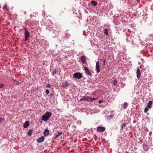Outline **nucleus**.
Segmentation results:
<instances>
[{
    "mask_svg": "<svg viewBox=\"0 0 153 153\" xmlns=\"http://www.w3.org/2000/svg\"><path fill=\"white\" fill-rule=\"evenodd\" d=\"M50 96L51 97H54V94H53V93H51V94H50Z\"/></svg>",
    "mask_w": 153,
    "mask_h": 153,
    "instance_id": "obj_29",
    "label": "nucleus"
},
{
    "mask_svg": "<svg viewBox=\"0 0 153 153\" xmlns=\"http://www.w3.org/2000/svg\"><path fill=\"white\" fill-rule=\"evenodd\" d=\"M89 98H89V101H90V102H93V101H94L95 100H96V98H92L91 97H89Z\"/></svg>",
    "mask_w": 153,
    "mask_h": 153,
    "instance_id": "obj_20",
    "label": "nucleus"
},
{
    "mask_svg": "<svg viewBox=\"0 0 153 153\" xmlns=\"http://www.w3.org/2000/svg\"><path fill=\"white\" fill-rule=\"evenodd\" d=\"M80 59L82 62L84 64L86 62V59L85 56H82L81 57Z\"/></svg>",
    "mask_w": 153,
    "mask_h": 153,
    "instance_id": "obj_9",
    "label": "nucleus"
},
{
    "mask_svg": "<svg viewBox=\"0 0 153 153\" xmlns=\"http://www.w3.org/2000/svg\"><path fill=\"white\" fill-rule=\"evenodd\" d=\"M137 78H139L141 74L140 72V70L139 68H137Z\"/></svg>",
    "mask_w": 153,
    "mask_h": 153,
    "instance_id": "obj_8",
    "label": "nucleus"
},
{
    "mask_svg": "<svg viewBox=\"0 0 153 153\" xmlns=\"http://www.w3.org/2000/svg\"><path fill=\"white\" fill-rule=\"evenodd\" d=\"M103 65H105V60L104 59H103Z\"/></svg>",
    "mask_w": 153,
    "mask_h": 153,
    "instance_id": "obj_28",
    "label": "nucleus"
},
{
    "mask_svg": "<svg viewBox=\"0 0 153 153\" xmlns=\"http://www.w3.org/2000/svg\"><path fill=\"white\" fill-rule=\"evenodd\" d=\"M45 139V137L44 136H42L39 137L37 140V141L39 143H41L43 142Z\"/></svg>",
    "mask_w": 153,
    "mask_h": 153,
    "instance_id": "obj_5",
    "label": "nucleus"
},
{
    "mask_svg": "<svg viewBox=\"0 0 153 153\" xmlns=\"http://www.w3.org/2000/svg\"><path fill=\"white\" fill-rule=\"evenodd\" d=\"M4 86V85L3 84L0 83V88H3Z\"/></svg>",
    "mask_w": 153,
    "mask_h": 153,
    "instance_id": "obj_25",
    "label": "nucleus"
},
{
    "mask_svg": "<svg viewBox=\"0 0 153 153\" xmlns=\"http://www.w3.org/2000/svg\"><path fill=\"white\" fill-rule=\"evenodd\" d=\"M89 98H90L89 97H85L81 98L80 99V101H82L83 100H85L89 101Z\"/></svg>",
    "mask_w": 153,
    "mask_h": 153,
    "instance_id": "obj_10",
    "label": "nucleus"
},
{
    "mask_svg": "<svg viewBox=\"0 0 153 153\" xmlns=\"http://www.w3.org/2000/svg\"><path fill=\"white\" fill-rule=\"evenodd\" d=\"M126 126V124L125 123H124L121 126V128H123L125 127Z\"/></svg>",
    "mask_w": 153,
    "mask_h": 153,
    "instance_id": "obj_26",
    "label": "nucleus"
},
{
    "mask_svg": "<svg viewBox=\"0 0 153 153\" xmlns=\"http://www.w3.org/2000/svg\"><path fill=\"white\" fill-rule=\"evenodd\" d=\"M96 70L97 73H98L100 72L99 62H97L96 64Z\"/></svg>",
    "mask_w": 153,
    "mask_h": 153,
    "instance_id": "obj_6",
    "label": "nucleus"
},
{
    "mask_svg": "<svg viewBox=\"0 0 153 153\" xmlns=\"http://www.w3.org/2000/svg\"><path fill=\"white\" fill-rule=\"evenodd\" d=\"M105 130V127L102 126L98 127L97 128V131L101 132L104 131Z\"/></svg>",
    "mask_w": 153,
    "mask_h": 153,
    "instance_id": "obj_4",
    "label": "nucleus"
},
{
    "mask_svg": "<svg viewBox=\"0 0 153 153\" xmlns=\"http://www.w3.org/2000/svg\"><path fill=\"white\" fill-rule=\"evenodd\" d=\"M52 114L51 112H46L44 115L42 116L41 119L46 122L48 121L50 118Z\"/></svg>",
    "mask_w": 153,
    "mask_h": 153,
    "instance_id": "obj_1",
    "label": "nucleus"
},
{
    "mask_svg": "<svg viewBox=\"0 0 153 153\" xmlns=\"http://www.w3.org/2000/svg\"><path fill=\"white\" fill-rule=\"evenodd\" d=\"M104 33L105 34L106 36H108V30L107 29H105L104 30Z\"/></svg>",
    "mask_w": 153,
    "mask_h": 153,
    "instance_id": "obj_18",
    "label": "nucleus"
},
{
    "mask_svg": "<svg viewBox=\"0 0 153 153\" xmlns=\"http://www.w3.org/2000/svg\"><path fill=\"white\" fill-rule=\"evenodd\" d=\"M148 107H146L145 108V110H144V112L146 113L148 110H149V108H148Z\"/></svg>",
    "mask_w": 153,
    "mask_h": 153,
    "instance_id": "obj_24",
    "label": "nucleus"
},
{
    "mask_svg": "<svg viewBox=\"0 0 153 153\" xmlns=\"http://www.w3.org/2000/svg\"><path fill=\"white\" fill-rule=\"evenodd\" d=\"M51 87V85L50 84H48L46 85V87L47 88H50Z\"/></svg>",
    "mask_w": 153,
    "mask_h": 153,
    "instance_id": "obj_27",
    "label": "nucleus"
},
{
    "mask_svg": "<svg viewBox=\"0 0 153 153\" xmlns=\"http://www.w3.org/2000/svg\"><path fill=\"white\" fill-rule=\"evenodd\" d=\"M117 83V81L116 80H114L113 81V84L115 86Z\"/></svg>",
    "mask_w": 153,
    "mask_h": 153,
    "instance_id": "obj_22",
    "label": "nucleus"
},
{
    "mask_svg": "<svg viewBox=\"0 0 153 153\" xmlns=\"http://www.w3.org/2000/svg\"><path fill=\"white\" fill-rule=\"evenodd\" d=\"M29 124V122L28 121H27L25 122L23 125L24 127L25 128H26L28 127Z\"/></svg>",
    "mask_w": 153,
    "mask_h": 153,
    "instance_id": "obj_13",
    "label": "nucleus"
},
{
    "mask_svg": "<svg viewBox=\"0 0 153 153\" xmlns=\"http://www.w3.org/2000/svg\"><path fill=\"white\" fill-rule=\"evenodd\" d=\"M68 81H65L64 82H63L62 85L63 87L65 88L66 87H67L68 85Z\"/></svg>",
    "mask_w": 153,
    "mask_h": 153,
    "instance_id": "obj_11",
    "label": "nucleus"
},
{
    "mask_svg": "<svg viewBox=\"0 0 153 153\" xmlns=\"http://www.w3.org/2000/svg\"><path fill=\"white\" fill-rule=\"evenodd\" d=\"M73 76L75 78L80 79L82 77V75L79 72H76L73 75Z\"/></svg>",
    "mask_w": 153,
    "mask_h": 153,
    "instance_id": "obj_2",
    "label": "nucleus"
},
{
    "mask_svg": "<svg viewBox=\"0 0 153 153\" xmlns=\"http://www.w3.org/2000/svg\"><path fill=\"white\" fill-rule=\"evenodd\" d=\"M56 73L57 71H54L53 73V75L54 76V75Z\"/></svg>",
    "mask_w": 153,
    "mask_h": 153,
    "instance_id": "obj_31",
    "label": "nucleus"
},
{
    "mask_svg": "<svg viewBox=\"0 0 153 153\" xmlns=\"http://www.w3.org/2000/svg\"><path fill=\"white\" fill-rule=\"evenodd\" d=\"M49 131L47 129H45L44 131V134L45 136H47L49 134Z\"/></svg>",
    "mask_w": 153,
    "mask_h": 153,
    "instance_id": "obj_12",
    "label": "nucleus"
},
{
    "mask_svg": "<svg viewBox=\"0 0 153 153\" xmlns=\"http://www.w3.org/2000/svg\"><path fill=\"white\" fill-rule=\"evenodd\" d=\"M143 147L145 151H147L148 150V147L145 144H143Z\"/></svg>",
    "mask_w": 153,
    "mask_h": 153,
    "instance_id": "obj_17",
    "label": "nucleus"
},
{
    "mask_svg": "<svg viewBox=\"0 0 153 153\" xmlns=\"http://www.w3.org/2000/svg\"><path fill=\"white\" fill-rule=\"evenodd\" d=\"M62 133V131H58V132L56 134L55 136V138H57Z\"/></svg>",
    "mask_w": 153,
    "mask_h": 153,
    "instance_id": "obj_14",
    "label": "nucleus"
},
{
    "mask_svg": "<svg viewBox=\"0 0 153 153\" xmlns=\"http://www.w3.org/2000/svg\"><path fill=\"white\" fill-rule=\"evenodd\" d=\"M152 105V101H149L147 105L146 106L147 107H148L149 108H151V106Z\"/></svg>",
    "mask_w": 153,
    "mask_h": 153,
    "instance_id": "obj_15",
    "label": "nucleus"
},
{
    "mask_svg": "<svg viewBox=\"0 0 153 153\" xmlns=\"http://www.w3.org/2000/svg\"><path fill=\"white\" fill-rule=\"evenodd\" d=\"M2 121V118L0 117V123Z\"/></svg>",
    "mask_w": 153,
    "mask_h": 153,
    "instance_id": "obj_33",
    "label": "nucleus"
},
{
    "mask_svg": "<svg viewBox=\"0 0 153 153\" xmlns=\"http://www.w3.org/2000/svg\"><path fill=\"white\" fill-rule=\"evenodd\" d=\"M86 72V73L90 76H91L92 75V74H91V71L89 70L87 67H85L84 68Z\"/></svg>",
    "mask_w": 153,
    "mask_h": 153,
    "instance_id": "obj_7",
    "label": "nucleus"
},
{
    "mask_svg": "<svg viewBox=\"0 0 153 153\" xmlns=\"http://www.w3.org/2000/svg\"><path fill=\"white\" fill-rule=\"evenodd\" d=\"M102 102H103V101H102V100H100V101H99V103H102Z\"/></svg>",
    "mask_w": 153,
    "mask_h": 153,
    "instance_id": "obj_32",
    "label": "nucleus"
},
{
    "mask_svg": "<svg viewBox=\"0 0 153 153\" xmlns=\"http://www.w3.org/2000/svg\"><path fill=\"white\" fill-rule=\"evenodd\" d=\"M33 131V129H30L28 130L27 134L29 136H30L31 135Z\"/></svg>",
    "mask_w": 153,
    "mask_h": 153,
    "instance_id": "obj_19",
    "label": "nucleus"
},
{
    "mask_svg": "<svg viewBox=\"0 0 153 153\" xmlns=\"http://www.w3.org/2000/svg\"><path fill=\"white\" fill-rule=\"evenodd\" d=\"M4 7L3 8L5 9L6 10H8L7 6L6 4H4Z\"/></svg>",
    "mask_w": 153,
    "mask_h": 153,
    "instance_id": "obj_23",
    "label": "nucleus"
},
{
    "mask_svg": "<svg viewBox=\"0 0 153 153\" xmlns=\"http://www.w3.org/2000/svg\"><path fill=\"white\" fill-rule=\"evenodd\" d=\"M25 38L24 40L25 41H26L29 36L30 34L29 32L28 31L25 30Z\"/></svg>",
    "mask_w": 153,
    "mask_h": 153,
    "instance_id": "obj_3",
    "label": "nucleus"
},
{
    "mask_svg": "<svg viewBox=\"0 0 153 153\" xmlns=\"http://www.w3.org/2000/svg\"><path fill=\"white\" fill-rule=\"evenodd\" d=\"M128 105V103L126 102H125L123 105L124 108L125 109L127 107Z\"/></svg>",
    "mask_w": 153,
    "mask_h": 153,
    "instance_id": "obj_21",
    "label": "nucleus"
},
{
    "mask_svg": "<svg viewBox=\"0 0 153 153\" xmlns=\"http://www.w3.org/2000/svg\"><path fill=\"white\" fill-rule=\"evenodd\" d=\"M91 3L94 6H96L97 4V2L95 1H91Z\"/></svg>",
    "mask_w": 153,
    "mask_h": 153,
    "instance_id": "obj_16",
    "label": "nucleus"
},
{
    "mask_svg": "<svg viewBox=\"0 0 153 153\" xmlns=\"http://www.w3.org/2000/svg\"><path fill=\"white\" fill-rule=\"evenodd\" d=\"M45 92L48 94H49V91L48 89H47L46 91Z\"/></svg>",
    "mask_w": 153,
    "mask_h": 153,
    "instance_id": "obj_30",
    "label": "nucleus"
}]
</instances>
